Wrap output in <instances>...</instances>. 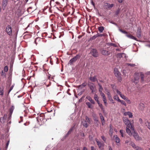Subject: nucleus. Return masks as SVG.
I'll return each instance as SVG.
<instances>
[{
    "label": "nucleus",
    "mask_w": 150,
    "mask_h": 150,
    "mask_svg": "<svg viewBox=\"0 0 150 150\" xmlns=\"http://www.w3.org/2000/svg\"><path fill=\"white\" fill-rule=\"evenodd\" d=\"M127 64L128 66H129L131 67H134L135 65V64Z\"/></svg>",
    "instance_id": "nucleus-54"
},
{
    "label": "nucleus",
    "mask_w": 150,
    "mask_h": 150,
    "mask_svg": "<svg viewBox=\"0 0 150 150\" xmlns=\"http://www.w3.org/2000/svg\"><path fill=\"white\" fill-rule=\"evenodd\" d=\"M86 86L85 83H82L81 85H80L78 86L79 88L80 89H82Z\"/></svg>",
    "instance_id": "nucleus-26"
},
{
    "label": "nucleus",
    "mask_w": 150,
    "mask_h": 150,
    "mask_svg": "<svg viewBox=\"0 0 150 150\" xmlns=\"http://www.w3.org/2000/svg\"><path fill=\"white\" fill-rule=\"evenodd\" d=\"M135 149L136 150H143L141 147L137 146L136 147Z\"/></svg>",
    "instance_id": "nucleus-48"
},
{
    "label": "nucleus",
    "mask_w": 150,
    "mask_h": 150,
    "mask_svg": "<svg viewBox=\"0 0 150 150\" xmlns=\"http://www.w3.org/2000/svg\"><path fill=\"white\" fill-rule=\"evenodd\" d=\"M106 6L107 8L109 9H110L114 6V4H110L108 3H106Z\"/></svg>",
    "instance_id": "nucleus-20"
},
{
    "label": "nucleus",
    "mask_w": 150,
    "mask_h": 150,
    "mask_svg": "<svg viewBox=\"0 0 150 150\" xmlns=\"http://www.w3.org/2000/svg\"><path fill=\"white\" fill-rule=\"evenodd\" d=\"M91 4L93 5L94 7H95V4L93 2V0H91Z\"/></svg>",
    "instance_id": "nucleus-57"
},
{
    "label": "nucleus",
    "mask_w": 150,
    "mask_h": 150,
    "mask_svg": "<svg viewBox=\"0 0 150 150\" xmlns=\"http://www.w3.org/2000/svg\"><path fill=\"white\" fill-rule=\"evenodd\" d=\"M124 115L125 116L126 115H128L129 117V118H132L133 116L132 114V113L129 112H125L124 113Z\"/></svg>",
    "instance_id": "nucleus-18"
},
{
    "label": "nucleus",
    "mask_w": 150,
    "mask_h": 150,
    "mask_svg": "<svg viewBox=\"0 0 150 150\" xmlns=\"http://www.w3.org/2000/svg\"><path fill=\"white\" fill-rule=\"evenodd\" d=\"M4 88L3 87H0V95L1 96V97L3 95L4 93Z\"/></svg>",
    "instance_id": "nucleus-24"
},
{
    "label": "nucleus",
    "mask_w": 150,
    "mask_h": 150,
    "mask_svg": "<svg viewBox=\"0 0 150 150\" xmlns=\"http://www.w3.org/2000/svg\"><path fill=\"white\" fill-rule=\"evenodd\" d=\"M1 75L3 77H6V74L5 72L3 71H2L1 74Z\"/></svg>",
    "instance_id": "nucleus-38"
},
{
    "label": "nucleus",
    "mask_w": 150,
    "mask_h": 150,
    "mask_svg": "<svg viewBox=\"0 0 150 150\" xmlns=\"http://www.w3.org/2000/svg\"><path fill=\"white\" fill-rule=\"evenodd\" d=\"M107 94L108 96L109 100L110 101L112 100H113L111 96L110 93L109 92H108Z\"/></svg>",
    "instance_id": "nucleus-35"
},
{
    "label": "nucleus",
    "mask_w": 150,
    "mask_h": 150,
    "mask_svg": "<svg viewBox=\"0 0 150 150\" xmlns=\"http://www.w3.org/2000/svg\"><path fill=\"white\" fill-rule=\"evenodd\" d=\"M123 0H118V1L119 3H121L122 2Z\"/></svg>",
    "instance_id": "nucleus-62"
},
{
    "label": "nucleus",
    "mask_w": 150,
    "mask_h": 150,
    "mask_svg": "<svg viewBox=\"0 0 150 150\" xmlns=\"http://www.w3.org/2000/svg\"><path fill=\"white\" fill-rule=\"evenodd\" d=\"M100 51L101 54L104 55L108 56L110 54V52L108 51L105 50L104 48L100 49Z\"/></svg>",
    "instance_id": "nucleus-6"
},
{
    "label": "nucleus",
    "mask_w": 150,
    "mask_h": 150,
    "mask_svg": "<svg viewBox=\"0 0 150 150\" xmlns=\"http://www.w3.org/2000/svg\"><path fill=\"white\" fill-rule=\"evenodd\" d=\"M113 138L116 143H118L120 142V139L117 135L114 136Z\"/></svg>",
    "instance_id": "nucleus-14"
},
{
    "label": "nucleus",
    "mask_w": 150,
    "mask_h": 150,
    "mask_svg": "<svg viewBox=\"0 0 150 150\" xmlns=\"http://www.w3.org/2000/svg\"><path fill=\"white\" fill-rule=\"evenodd\" d=\"M83 126L85 127L86 128H87L88 126L87 122L85 120L84 122H83Z\"/></svg>",
    "instance_id": "nucleus-27"
},
{
    "label": "nucleus",
    "mask_w": 150,
    "mask_h": 150,
    "mask_svg": "<svg viewBox=\"0 0 150 150\" xmlns=\"http://www.w3.org/2000/svg\"><path fill=\"white\" fill-rule=\"evenodd\" d=\"M113 132V129H111V128H110V130H109V134H110L111 135H112V133Z\"/></svg>",
    "instance_id": "nucleus-51"
},
{
    "label": "nucleus",
    "mask_w": 150,
    "mask_h": 150,
    "mask_svg": "<svg viewBox=\"0 0 150 150\" xmlns=\"http://www.w3.org/2000/svg\"><path fill=\"white\" fill-rule=\"evenodd\" d=\"M124 122L125 124L126 125L127 127H132V125L129 121L128 119L127 118H125L123 119Z\"/></svg>",
    "instance_id": "nucleus-7"
},
{
    "label": "nucleus",
    "mask_w": 150,
    "mask_h": 150,
    "mask_svg": "<svg viewBox=\"0 0 150 150\" xmlns=\"http://www.w3.org/2000/svg\"><path fill=\"white\" fill-rule=\"evenodd\" d=\"M130 145L135 149L136 147L137 146L133 142H132L131 141Z\"/></svg>",
    "instance_id": "nucleus-34"
},
{
    "label": "nucleus",
    "mask_w": 150,
    "mask_h": 150,
    "mask_svg": "<svg viewBox=\"0 0 150 150\" xmlns=\"http://www.w3.org/2000/svg\"><path fill=\"white\" fill-rule=\"evenodd\" d=\"M94 99L98 103L99 102L98 101V96L96 94H95L94 95Z\"/></svg>",
    "instance_id": "nucleus-32"
},
{
    "label": "nucleus",
    "mask_w": 150,
    "mask_h": 150,
    "mask_svg": "<svg viewBox=\"0 0 150 150\" xmlns=\"http://www.w3.org/2000/svg\"><path fill=\"white\" fill-rule=\"evenodd\" d=\"M100 93L101 96L103 97V99L104 98H106L105 95L103 93V92Z\"/></svg>",
    "instance_id": "nucleus-46"
},
{
    "label": "nucleus",
    "mask_w": 150,
    "mask_h": 150,
    "mask_svg": "<svg viewBox=\"0 0 150 150\" xmlns=\"http://www.w3.org/2000/svg\"><path fill=\"white\" fill-rule=\"evenodd\" d=\"M140 75L141 79V81L142 82L144 81V74L142 72H141Z\"/></svg>",
    "instance_id": "nucleus-29"
},
{
    "label": "nucleus",
    "mask_w": 150,
    "mask_h": 150,
    "mask_svg": "<svg viewBox=\"0 0 150 150\" xmlns=\"http://www.w3.org/2000/svg\"><path fill=\"white\" fill-rule=\"evenodd\" d=\"M80 57V56L79 54H77L76 56L69 60L68 63V64H70V65H72L77 60V59H79Z\"/></svg>",
    "instance_id": "nucleus-2"
},
{
    "label": "nucleus",
    "mask_w": 150,
    "mask_h": 150,
    "mask_svg": "<svg viewBox=\"0 0 150 150\" xmlns=\"http://www.w3.org/2000/svg\"><path fill=\"white\" fill-rule=\"evenodd\" d=\"M89 80L92 82H95L96 81H97V79L96 76H95L93 77L90 76L89 78Z\"/></svg>",
    "instance_id": "nucleus-12"
},
{
    "label": "nucleus",
    "mask_w": 150,
    "mask_h": 150,
    "mask_svg": "<svg viewBox=\"0 0 150 150\" xmlns=\"http://www.w3.org/2000/svg\"><path fill=\"white\" fill-rule=\"evenodd\" d=\"M88 86L91 91V93H93L96 91V86L95 84L92 82H88Z\"/></svg>",
    "instance_id": "nucleus-3"
},
{
    "label": "nucleus",
    "mask_w": 150,
    "mask_h": 150,
    "mask_svg": "<svg viewBox=\"0 0 150 150\" xmlns=\"http://www.w3.org/2000/svg\"><path fill=\"white\" fill-rule=\"evenodd\" d=\"M98 37H102L104 36V35L102 34H98V33H97Z\"/></svg>",
    "instance_id": "nucleus-56"
},
{
    "label": "nucleus",
    "mask_w": 150,
    "mask_h": 150,
    "mask_svg": "<svg viewBox=\"0 0 150 150\" xmlns=\"http://www.w3.org/2000/svg\"><path fill=\"white\" fill-rule=\"evenodd\" d=\"M119 102H120V103H121L124 105H125V106H126V103H125V102L123 100H120V101H119Z\"/></svg>",
    "instance_id": "nucleus-45"
},
{
    "label": "nucleus",
    "mask_w": 150,
    "mask_h": 150,
    "mask_svg": "<svg viewBox=\"0 0 150 150\" xmlns=\"http://www.w3.org/2000/svg\"><path fill=\"white\" fill-rule=\"evenodd\" d=\"M97 34L91 38V40H93L95 39L96 38L98 37Z\"/></svg>",
    "instance_id": "nucleus-43"
},
{
    "label": "nucleus",
    "mask_w": 150,
    "mask_h": 150,
    "mask_svg": "<svg viewBox=\"0 0 150 150\" xmlns=\"http://www.w3.org/2000/svg\"><path fill=\"white\" fill-rule=\"evenodd\" d=\"M139 79V76L138 74H137L136 77H135L134 80L135 81H138Z\"/></svg>",
    "instance_id": "nucleus-36"
},
{
    "label": "nucleus",
    "mask_w": 150,
    "mask_h": 150,
    "mask_svg": "<svg viewBox=\"0 0 150 150\" xmlns=\"http://www.w3.org/2000/svg\"><path fill=\"white\" fill-rule=\"evenodd\" d=\"M114 74L115 76L118 78H120V72L118 71L117 70H115V69H114Z\"/></svg>",
    "instance_id": "nucleus-13"
},
{
    "label": "nucleus",
    "mask_w": 150,
    "mask_h": 150,
    "mask_svg": "<svg viewBox=\"0 0 150 150\" xmlns=\"http://www.w3.org/2000/svg\"><path fill=\"white\" fill-rule=\"evenodd\" d=\"M74 126L73 127H72L69 130L68 132L66 135H65V137H67L69 135L71 134V132L73 131L74 128Z\"/></svg>",
    "instance_id": "nucleus-15"
},
{
    "label": "nucleus",
    "mask_w": 150,
    "mask_h": 150,
    "mask_svg": "<svg viewBox=\"0 0 150 150\" xmlns=\"http://www.w3.org/2000/svg\"><path fill=\"white\" fill-rule=\"evenodd\" d=\"M7 117V115L4 114L3 117H1L0 119V121L2 124H4Z\"/></svg>",
    "instance_id": "nucleus-9"
},
{
    "label": "nucleus",
    "mask_w": 150,
    "mask_h": 150,
    "mask_svg": "<svg viewBox=\"0 0 150 150\" xmlns=\"http://www.w3.org/2000/svg\"><path fill=\"white\" fill-rule=\"evenodd\" d=\"M80 135L82 137H84L85 136L83 132L82 131L81 132H80Z\"/></svg>",
    "instance_id": "nucleus-53"
},
{
    "label": "nucleus",
    "mask_w": 150,
    "mask_h": 150,
    "mask_svg": "<svg viewBox=\"0 0 150 150\" xmlns=\"http://www.w3.org/2000/svg\"><path fill=\"white\" fill-rule=\"evenodd\" d=\"M91 150H96V149L93 146H91Z\"/></svg>",
    "instance_id": "nucleus-58"
},
{
    "label": "nucleus",
    "mask_w": 150,
    "mask_h": 150,
    "mask_svg": "<svg viewBox=\"0 0 150 150\" xmlns=\"http://www.w3.org/2000/svg\"><path fill=\"white\" fill-rule=\"evenodd\" d=\"M114 98L118 102L120 101V100L119 99L118 96L117 95H116L114 96Z\"/></svg>",
    "instance_id": "nucleus-37"
},
{
    "label": "nucleus",
    "mask_w": 150,
    "mask_h": 150,
    "mask_svg": "<svg viewBox=\"0 0 150 150\" xmlns=\"http://www.w3.org/2000/svg\"><path fill=\"white\" fill-rule=\"evenodd\" d=\"M108 45L110 46H113L115 47H117V46L116 45L113 43H108Z\"/></svg>",
    "instance_id": "nucleus-40"
},
{
    "label": "nucleus",
    "mask_w": 150,
    "mask_h": 150,
    "mask_svg": "<svg viewBox=\"0 0 150 150\" xmlns=\"http://www.w3.org/2000/svg\"><path fill=\"white\" fill-rule=\"evenodd\" d=\"M104 30V27L103 26H100L98 28V30L100 33L103 32Z\"/></svg>",
    "instance_id": "nucleus-30"
},
{
    "label": "nucleus",
    "mask_w": 150,
    "mask_h": 150,
    "mask_svg": "<svg viewBox=\"0 0 150 150\" xmlns=\"http://www.w3.org/2000/svg\"><path fill=\"white\" fill-rule=\"evenodd\" d=\"M9 140L7 142V143L6 144V148H8V144H9Z\"/></svg>",
    "instance_id": "nucleus-60"
},
{
    "label": "nucleus",
    "mask_w": 150,
    "mask_h": 150,
    "mask_svg": "<svg viewBox=\"0 0 150 150\" xmlns=\"http://www.w3.org/2000/svg\"><path fill=\"white\" fill-rule=\"evenodd\" d=\"M86 103L89 108L91 109H92L93 108V106L91 104V103L89 102H86Z\"/></svg>",
    "instance_id": "nucleus-23"
},
{
    "label": "nucleus",
    "mask_w": 150,
    "mask_h": 150,
    "mask_svg": "<svg viewBox=\"0 0 150 150\" xmlns=\"http://www.w3.org/2000/svg\"><path fill=\"white\" fill-rule=\"evenodd\" d=\"M14 87V85H13L10 88V89L8 92V94L10 93V92L13 89V87Z\"/></svg>",
    "instance_id": "nucleus-50"
},
{
    "label": "nucleus",
    "mask_w": 150,
    "mask_h": 150,
    "mask_svg": "<svg viewBox=\"0 0 150 150\" xmlns=\"http://www.w3.org/2000/svg\"><path fill=\"white\" fill-rule=\"evenodd\" d=\"M90 53L94 57H97L98 56V52L96 49H93L91 50Z\"/></svg>",
    "instance_id": "nucleus-8"
},
{
    "label": "nucleus",
    "mask_w": 150,
    "mask_h": 150,
    "mask_svg": "<svg viewBox=\"0 0 150 150\" xmlns=\"http://www.w3.org/2000/svg\"><path fill=\"white\" fill-rule=\"evenodd\" d=\"M96 141L97 144L100 149H101L102 147L103 146L104 144L103 143H101L98 140H96Z\"/></svg>",
    "instance_id": "nucleus-19"
},
{
    "label": "nucleus",
    "mask_w": 150,
    "mask_h": 150,
    "mask_svg": "<svg viewBox=\"0 0 150 150\" xmlns=\"http://www.w3.org/2000/svg\"><path fill=\"white\" fill-rule=\"evenodd\" d=\"M130 140H126L125 142V143H128L130 142Z\"/></svg>",
    "instance_id": "nucleus-61"
},
{
    "label": "nucleus",
    "mask_w": 150,
    "mask_h": 150,
    "mask_svg": "<svg viewBox=\"0 0 150 150\" xmlns=\"http://www.w3.org/2000/svg\"><path fill=\"white\" fill-rule=\"evenodd\" d=\"M137 36L139 38H140L141 36V28H138L137 32Z\"/></svg>",
    "instance_id": "nucleus-16"
},
{
    "label": "nucleus",
    "mask_w": 150,
    "mask_h": 150,
    "mask_svg": "<svg viewBox=\"0 0 150 150\" xmlns=\"http://www.w3.org/2000/svg\"><path fill=\"white\" fill-rule=\"evenodd\" d=\"M100 118L101 120V122L102 123V125H103L105 123V120L104 117L103 116H101L100 117Z\"/></svg>",
    "instance_id": "nucleus-31"
},
{
    "label": "nucleus",
    "mask_w": 150,
    "mask_h": 150,
    "mask_svg": "<svg viewBox=\"0 0 150 150\" xmlns=\"http://www.w3.org/2000/svg\"><path fill=\"white\" fill-rule=\"evenodd\" d=\"M8 0H2V8L4 10L7 4Z\"/></svg>",
    "instance_id": "nucleus-10"
},
{
    "label": "nucleus",
    "mask_w": 150,
    "mask_h": 150,
    "mask_svg": "<svg viewBox=\"0 0 150 150\" xmlns=\"http://www.w3.org/2000/svg\"><path fill=\"white\" fill-rule=\"evenodd\" d=\"M12 115L8 114V117L7 118V121L8 122L9 121L11 120V118Z\"/></svg>",
    "instance_id": "nucleus-39"
},
{
    "label": "nucleus",
    "mask_w": 150,
    "mask_h": 150,
    "mask_svg": "<svg viewBox=\"0 0 150 150\" xmlns=\"http://www.w3.org/2000/svg\"><path fill=\"white\" fill-rule=\"evenodd\" d=\"M112 23L115 25L119 28V30L120 31L124 34H126V36L128 38L135 40H137V38L131 35L130 34H127V32L126 31H125L123 30L122 29H121L120 28L118 27V26L116 23Z\"/></svg>",
    "instance_id": "nucleus-1"
},
{
    "label": "nucleus",
    "mask_w": 150,
    "mask_h": 150,
    "mask_svg": "<svg viewBox=\"0 0 150 150\" xmlns=\"http://www.w3.org/2000/svg\"><path fill=\"white\" fill-rule=\"evenodd\" d=\"M120 9L119 8H118L117 10L116 11V12H115V15L117 16L118 14H119L120 12Z\"/></svg>",
    "instance_id": "nucleus-42"
},
{
    "label": "nucleus",
    "mask_w": 150,
    "mask_h": 150,
    "mask_svg": "<svg viewBox=\"0 0 150 150\" xmlns=\"http://www.w3.org/2000/svg\"><path fill=\"white\" fill-rule=\"evenodd\" d=\"M101 137L102 139L104 141H105L106 140V138L103 136H102Z\"/></svg>",
    "instance_id": "nucleus-55"
},
{
    "label": "nucleus",
    "mask_w": 150,
    "mask_h": 150,
    "mask_svg": "<svg viewBox=\"0 0 150 150\" xmlns=\"http://www.w3.org/2000/svg\"><path fill=\"white\" fill-rule=\"evenodd\" d=\"M144 104L142 103H141L139 104V108L141 110H143L144 108Z\"/></svg>",
    "instance_id": "nucleus-25"
},
{
    "label": "nucleus",
    "mask_w": 150,
    "mask_h": 150,
    "mask_svg": "<svg viewBox=\"0 0 150 150\" xmlns=\"http://www.w3.org/2000/svg\"><path fill=\"white\" fill-rule=\"evenodd\" d=\"M98 85L99 86V91L100 93L102 92V90L103 89V88L101 85H100L99 83H98Z\"/></svg>",
    "instance_id": "nucleus-28"
},
{
    "label": "nucleus",
    "mask_w": 150,
    "mask_h": 150,
    "mask_svg": "<svg viewBox=\"0 0 150 150\" xmlns=\"http://www.w3.org/2000/svg\"><path fill=\"white\" fill-rule=\"evenodd\" d=\"M123 55L125 57V54L124 53H119L117 54V57L121 58L123 57Z\"/></svg>",
    "instance_id": "nucleus-22"
},
{
    "label": "nucleus",
    "mask_w": 150,
    "mask_h": 150,
    "mask_svg": "<svg viewBox=\"0 0 150 150\" xmlns=\"http://www.w3.org/2000/svg\"><path fill=\"white\" fill-rule=\"evenodd\" d=\"M120 96L124 99H126L124 95H122V94H120Z\"/></svg>",
    "instance_id": "nucleus-52"
},
{
    "label": "nucleus",
    "mask_w": 150,
    "mask_h": 150,
    "mask_svg": "<svg viewBox=\"0 0 150 150\" xmlns=\"http://www.w3.org/2000/svg\"><path fill=\"white\" fill-rule=\"evenodd\" d=\"M103 101L104 102V103L105 104V105L106 106L107 105V100L106 99V98H104V99H103Z\"/></svg>",
    "instance_id": "nucleus-47"
},
{
    "label": "nucleus",
    "mask_w": 150,
    "mask_h": 150,
    "mask_svg": "<svg viewBox=\"0 0 150 150\" xmlns=\"http://www.w3.org/2000/svg\"><path fill=\"white\" fill-rule=\"evenodd\" d=\"M132 135L136 141H139L142 140V138L139 137L138 134L135 131L133 132Z\"/></svg>",
    "instance_id": "nucleus-4"
},
{
    "label": "nucleus",
    "mask_w": 150,
    "mask_h": 150,
    "mask_svg": "<svg viewBox=\"0 0 150 150\" xmlns=\"http://www.w3.org/2000/svg\"><path fill=\"white\" fill-rule=\"evenodd\" d=\"M98 105L100 107L101 110L103 111V112L104 111V110L103 108V106L102 104L100 103L99 102L97 103Z\"/></svg>",
    "instance_id": "nucleus-33"
},
{
    "label": "nucleus",
    "mask_w": 150,
    "mask_h": 150,
    "mask_svg": "<svg viewBox=\"0 0 150 150\" xmlns=\"http://www.w3.org/2000/svg\"><path fill=\"white\" fill-rule=\"evenodd\" d=\"M85 118H86V121L88 122V123L89 124L90 123H91V121H90V118L88 117H87V116H86V117H85Z\"/></svg>",
    "instance_id": "nucleus-41"
},
{
    "label": "nucleus",
    "mask_w": 150,
    "mask_h": 150,
    "mask_svg": "<svg viewBox=\"0 0 150 150\" xmlns=\"http://www.w3.org/2000/svg\"><path fill=\"white\" fill-rule=\"evenodd\" d=\"M6 31L7 34L9 36L12 35V28L10 25H8L7 26L6 28Z\"/></svg>",
    "instance_id": "nucleus-5"
},
{
    "label": "nucleus",
    "mask_w": 150,
    "mask_h": 150,
    "mask_svg": "<svg viewBox=\"0 0 150 150\" xmlns=\"http://www.w3.org/2000/svg\"><path fill=\"white\" fill-rule=\"evenodd\" d=\"M83 150H88V149L86 147H84L83 148Z\"/></svg>",
    "instance_id": "nucleus-64"
},
{
    "label": "nucleus",
    "mask_w": 150,
    "mask_h": 150,
    "mask_svg": "<svg viewBox=\"0 0 150 150\" xmlns=\"http://www.w3.org/2000/svg\"><path fill=\"white\" fill-rule=\"evenodd\" d=\"M86 98L88 99L91 103L93 105H94L95 104V102L92 99L90 96H87L86 97Z\"/></svg>",
    "instance_id": "nucleus-11"
},
{
    "label": "nucleus",
    "mask_w": 150,
    "mask_h": 150,
    "mask_svg": "<svg viewBox=\"0 0 150 150\" xmlns=\"http://www.w3.org/2000/svg\"><path fill=\"white\" fill-rule=\"evenodd\" d=\"M126 132L129 135V136H131L132 135L133 132H131V131L130 129L128 127H126Z\"/></svg>",
    "instance_id": "nucleus-21"
},
{
    "label": "nucleus",
    "mask_w": 150,
    "mask_h": 150,
    "mask_svg": "<svg viewBox=\"0 0 150 150\" xmlns=\"http://www.w3.org/2000/svg\"><path fill=\"white\" fill-rule=\"evenodd\" d=\"M124 131L123 130H120V132L121 134V136L122 137H124Z\"/></svg>",
    "instance_id": "nucleus-44"
},
{
    "label": "nucleus",
    "mask_w": 150,
    "mask_h": 150,
    "mask_svg": "<svg viewBox=\"0 0 150 150\" xmlns=\"http://www.w3.org/2000/svg\"><path fill=\"white\" fill-rule=\"evenodd\" d=\"M116 92H117V93L118 94H119V95H120V94H121V93L120 92V91H119V90H116Z\"/></svg>",
    "instance_id": "nucleus-59"
},
{
    "label": "nucleus",
    "mask_w": 150,
    "mask_h": 150,
    "mask_svg": "<svg viewBox=\"0 0 150 150\" xmlns=\"http://www.w3.org/2000/svg\"><path fill=\"white\" fill-rule=\"evenodd\" d=\"M147 126L148 128L150 129V125L149 123L148 125Z\"/></svg>",
    "instance_id": "nucleus-63"
},
{
    "label": "nucleus",
    "mask_w": 150,
    "mask_h": 150,
    "mask_svg": "<svg viewBox=\"0 0 150 150\" xmlns=\"http://www.w3.org/2000/svg\"><path fill=\"white\" fill-rule=\"evenodd\" d=\"M4 71L5 72H7L8 71V67L7 66H6L4 67Z\"/></svg>",
    "instance_id": "nucleus-49"
},
{
    "label": "nucleus",
    "mask_w": 150,
    "mask_h": 150,
    "mask_svg": "<svg viewBox=\"0 0 150 150\" xmlns=\"http://www.w3.org/2000/svg\"><path fill=\"white\" fill-rule=\"evenodd\" d=\"M15 108L13 105H12L11 107L9 108V114L12 115Z\"/></svg>",
    "instance_id": "nucleus-17"
}]
</instances>
